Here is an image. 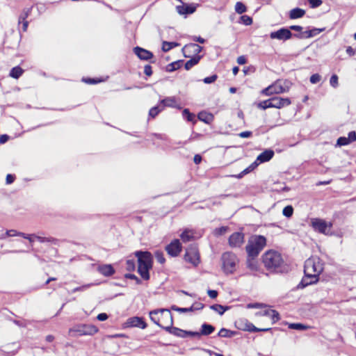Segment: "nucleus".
<instances>
[{
	"mask_svg": "<svg viewBox=\"0 0 356 356\" xmlns=\"http://www.w3.org/2000/svg\"><path fill=\"white\" fill-rule=\"evenodd\" d=\"M264 316H269L271 318L273 323H275L280 320L279 313L274 309H268L265 311L264 312Z\"/></svg>",
	"mask_w": 356,
	"mask_h": 356,
	"instance_id": "obj_30",
	"label": "nucleus"
},
{
	"mask_svg": "<svg viewBox=\"0 0 356 356\" xmlns=\"http://www.w3.org/2000/svg\"><path fill=\"white\" fill-rule=\"evenodd\" d=\"M293 213V208L291 205L285 207L282 210V214L286 218H290Z\"/></svg>",
	"mask_w": 356,
	"mask_h": 356,
	"instance_id": "obj_42",
	"label": "nucleus"
},
{
	"mask_svg": "<svg viewBox=\"0 0 356 356\" xmlns=\"http://www.w3.org/2000/svg\"><path fill=\"white\" fill-rule=\"evenodd\" d=\"M314 228L318 230L320 233H325L327 228V225L325 221L320 219H316L312 222Z\"/></svg>",
	"mask_w": 356,
	"mask_h": 356,
	"instance_id": "obj_24",
	"label": "nucleus"
},
{
	"mask_svg": "<svg viewBox=\"0 0 356 356\" xmlns=\"http://www.w3.org/2000/svg\"><path fill=\"white\" fill-rule=\"evenodd\" d=\"M330 83L333 88H337L338 86V76L336 74L332 75L330 79Z\"/></svg>",
	"mask_w": 356,
	"mask_h": 356,
	"instance_id": "obj_53",
	"label": "nucleus"
},
{
	"mask_svg": "<svg viewBox=\"0 0 356 356\" xmlns=\"http://www.w3.org/2000/svg\"><path fill=\"white\" fill-rule=\"evenodd\" d=\"M138 259V273L145 280H149V270L152 268L153 257L148 251L138 250L134 253Z\"/></svg>",
	"mask_w": 356,
	"mask_h": 356,
	"instance_id": "obj_3",
	"label": "nucleus"
},
{
	"mask_svg": "<svg viewBox=\"0 0 356 356\" xmlns=\"http://www.w3.org/2000/svg\"><path fill=\"white\" fill-rule=\"evenodd\" d=\"M82 81L88 84H95L100 82V80L92 78H83Z\"/></svg>",
	"mask_w": 356,
	"mask_h": 356,
	"instance_id": "obj_57",
	"label": "nucleus"
},
{
	"mask_svg": "<svg viewBox=\"0 0 356 356\" xmlns=\"http://www.w3.org/2000/svg\"><path fill=\"white\" fill-rule=\"evenodd\" d=\"M263 306L262 304L261 303H249L247 305V308L248 309H259V308H261Z\"/></svg>",
	"mask_w": 356,
	"mask_h": 356,
	"instance_id": "obj_62",
	"label": "nucleus"
},
{
	"mask_svg": "<svg viewBox=\"0 0 356 356\" xmlns=\"http://www.w3.org/2000/svg\"><path fill=\"white\" fill-rule=\"evenodd\" d=\"M235 11L238 14H243L247 11V7L243 3L238 1L235 5Z\"/></svg>",
	"mask_w": 356,
	"mask_h": 356,
	"instance_id": "obj_38",
	"label": "nucleus"
},
{
	"mask_svg": "<svg viewBox=\"0 0 356 356\" xmlns=\"http://www.w3.org/2000/svg\"><path fill=\"white\" fill-rule=\"evenodd\" d=\"M91 285H92V284H86V285H83L81 286L76 287L74 289H72V293H75V292H78V291H82L89 288Z\"/></svg>",
	"mask_w": 356,
	"mask_h": 356,
	"instance_id": "obj_59",
	"label": "nucleus"
},
{
	"mask_svg": "<svg viewBox=\"0 0 356 356\" xmlns=\"http://www.w3.org/2000/svg\"><path fill=\"white\" fill-rule=\"evenodd\" d=\"M214 330H215L214 326H213L211 324L204 323L201 326V330L200 331V337L202 335L208 336V335L212 334L214 332Z\"/></svg>",
	"mask_w": 356,
	"mask_h": 356,
	"instance_id": "obj_26",
	"label": "nucleus"
},
{
	"mask_svg": "<svg viewBox=\"0 0 356 356\" xmlns=\"http://www.w3.org/2000/svg\"><path fill=\"white\" fill-rule=\"evenodd\" d=\"M134 52L140 60H149L154 56L151 51L140 47H134Z\"/></svg>",
	"mask_w": 356,
	"mask_h": 356,
	"instance_id": "obj_17",
	"label": "nucleus"
},
{
	"mask_svg": "<svg viewBox=\"0 0 356 356\" xmlns=\"http://www.w3.org/2000/svg\"><path fill=\"white\" fill-rule=\"evenodd\" d=\"M271 99L273 108H281L291 104L289 98H283L280 97H273Z\"/></svg>",
	"mask_w": 356,
	"mask_h": 356,
	"instance_id": "obj_18",
	"label": "nucleus"
},
{
	"mask_svg": "<svg viewBox=\"0 0 356 356\" xmlns=\"http://www.w3.org/2000/svg\"><path fill=\"white\" fill-rule=\"evenodd\" d=\"M136 268L134 259H128L126 262V269L128 271H134Z\"/></svg>",
	"mask_w": 356,
	"mask_h": 356,
	"instance_id": "obj_47",
	"label": "nucleus"
},
{
	"mask_svg": "<svg viewBox=\"0 0 356 356\" xmlns=\"http://www.w3.org/2000/svg\"><path fill=\"white\" fill-rule=\"evenodd\" d=\"M24 70L19 66L13 67L9 73L10 76L14 79H19L23 74Z\"/></svg>",
	"mask_w": 356,
	"mask_h": 356,
	"instance_id": "obj_31",
	"label": "nucleus"
},
{
	"mask_svg": "<svg viewBox=\"0 0 356 356\" xmlns=\"http://www.w3.org/2000/svg\"><path fill=\"white\" fill-rule=\"evenodd\" d=\"M155 258L156 261L161 264H164L165 261L164 254L161 251H156L155 252Z\"/></svg>",
	"mask_w": 356,
	"mask_h": 356,
	"instance_id": "obj_48",
	"label": "nucleus"
},
{
	"mask_svg": "<svg viewBox=\"0 0 356 356\" xmlns=\"http://www.w3.org/2000/svg\"><path fill=\"white\" fill-rule=\"evenodd\" d=\"M274 156V152L271 149H266L261 152L257 158V161L259 163L269 161Z\"/></svg>",
	"mask_w": 356,
	"mask_h": 356,
	"instance_id": "obj_21",
	"label": "nucleus"
},
{
	"mask_svg": "<svg viewBox=\"0 0 356 356\" xmlns=\"http://www.w3.org/2000/svg\"><path fill=\"white\" fill-rule=\"evenodd\" d=\"M19 236H22L24 238L28 239L30 243H33L34 238H35V234H27L22 232L21 234H17Z\"/></svg>",
	"mask_w": 356,
	"mask_h": 356,
	"instance_id": "obj_51",
	"label": "nucleus"
},
{
	"mask_svg": "<svg viewBox=\"0 0 356 356\" xmlns=\"http://www.w3.org/2000/svg\"><path fill=\"white\" fill-rule=\"evenodd\" d=\"M325 29V28H322V29L314 28L311 30L306 31L303 33L294 34V37H296L297 38H300H300H312L314 36L317 35L320 33L324 31Z\"/></svg>",
	"mask_w": 356,
	"mask_h": 356,
	"instance_id": "obj_19",
	"label": "nucleus"
},
{
	"mask_svg": "<svg viewBox=\"0 0 356 356\" xmlns=\"http://www.w3.org/2000/svg\"><path fill=\"white\" fill-rule=\"evenodd\" d=\"M69 332L73 337L93 335L98 332V329L93 325L81 324L70 328Z\"/></svg>",
	"mask_w": 356,
	"mask_h": 356,
	"instance_id": "obj_6",
	"label": "nucleus"
},
{
	"mask_svg": "<svg viewBox=\"0 0 356 356\" xmlns=\"http://www.w3.org/2000/svg\"><path fill=\"white\" fill-rule=\"evenodd\" d=\"M202 56H191V58L188 60H187L185 63L184 68L186 70H189L191 69L194 65H197L199 61L200 60Z\"/></svg>",
	"mask_w": 356,
	"mask_h": 356,
	"instance_id": "obj_29",
	"label": "nucleus"
},
{
	"mask_svg": "<svg viewBox=\"0 0 356 356\" xmlns=\"http://www.w3.org/2000/svg\"><path fill=\"white\" fill-rule=\"evenodd\" d=\"M244 242V234L241 232H234L229 238V245L232 248H239Z\"/></svg>",
	"mask_w": 356,
	"mask_h": 356,
	"instance_id": "obj_16",
	"label": "nucleus"
},
{
	"mask_svg": "<svg viewBox=\"0 0 356 356\" xmlns=\"http://www.w3.org/2000/svg\"><path fill=\"white\" fill-rule=\"evenodd\" d=\"M217 78H218V76L216 74H213L210 76L205 77L203 79V81L204 83L209 84V83H213L217 79Z\"/></svg>",
	"mask_w": 356,
	"mask_h": 356,
	"instance_id": "obj_52",
	"label": "nucleus"
},
{
	"mask_svg": "<svg viewBox=\"0 0 356 356\" xmlns=\"http://www.w3.org/2000/svg\"><path fill=\"white\" fill-rule=\"evenodd\" d=\"M184 260L194 266H197L200 262V257L197 248L191 246L186 249L184 254Z\"/></svg>",
	"mask_w": 356,
	"mask_h": 356,
	"instance_id": "obj_9",
	"label": "nucleus"
},
{
	"mask_svg": "<svg viewBox=\"0 0 356 356\" xmlns=\"http://www.w3.org/2000/svg\"><path fill=\"white\" fill-rule=\"evenodd\" d=\"M284 92L285 89L281 83L280 81H276L273 84L262 90L261 93L266 96H270L273 94H280Z\"/></svg>",
	"mask_w": 356,
	"mask_h": 356,
	"instance_id": "obj_13",
	"label": "nucleus"
},
{
	"mask_svg": "<svg viewBox=\"0 0 356 356\" xmlns=\"http://www.w3.org/2000/svg\"><path fill=\"white\" fill-rule=\"evenodd\" d=\"M176 10L179 15L192 14L195 11V7L191 5L184 4L177 6Z\"/></svg>",
	"mask_w": 356,
	"mask_h": 356,
	"instance_id": "obj_23",
	"label": "nucleus"
},
{
	"mask_svg": "<svg viewBox=\"0 0 356 356\" xmlns=\"http://www.w3.org/2000/svg\"><path fill=\"white\" fill-rule=\"evenodd\" d=\"M32 8H29L27 9H24L22 12V13L19 15L18 19V25L19 26L21 24V20H26V18L29 17V15L31 13Z\"/></svg>",
	"mask_w": 356,
	"mask_h": 356,
	"instance_id": "obj_41",
	"label": "nucleus"
},
{
	"mask_svg": "<svg viewBox=\"0 0 356 356\" xmlns=\"http://www.w3.org/2000/svg\"><path fill=\"white\" fill-rule=\"evenodd\" d=\"M257 107L259 108L264 109V110L268 108H273L271 99H268L267 100L260 102L257 104Z\"/></svg>",
	"mask_w": 356,
	"mask_h": 356,
	"instance_id": "obj_39",
	"label": "nucleus"
},
{
	"mask_svg": "<svg viewBox=\"0 0 356 356\" xmlns=\"http://www.w3.org/2000/svg\"><path fill=\"white\" fill-rule=\"evenodd\" d=\"M167 253L171 257H177L182 250V245L179 239H174L165 248Z\"/></svg>",
	"mask_w": 356,
	"mask_h": 356,
	"instance_id": "obj_10",
	"label": "nucleus"
},
{
	"mask_svg": "<svg viewBox=\"0 0 356 356\" xmlns=\"http://www.w3.org/2000/svg\"><path fill=\"white\" fill-rule=\"evenodd\" d=\"M238 332L236 331L230 330L226 328H221L218 333V337L222 338H232L236 335H237Z\"/></svg>",
	"mask_w": 356,
	"mask_h": 356,
	"instance_id": "obj_28",
	"label": "nucleus"
},
{
	"mask_svg": "<svg viewBox=\"0 0 356 356\" xmlns=\"http://www.w3.org/2000/svg\"><path fill=\"white\" fill-rule=\"evenodd\" d=\"M182 115L188 122H193L195 120V115L191 113L188 108L184 109Z\"/></svg>",
	"mask_w": 356,
	"mask_h": 356,
	"instance_id": "obj_40",
	"label": "nucleus"
},
{
	"mask_svg": "<svg viewBox=\"0 0 356 356\" xmlns=\"http://www.w3.org/2000/svg\"><path fill=\"white\" fill-rule=\"evenodd\" d=\"M264 266L270 272L276 273H287L288 266L284 263L280 253L275 250H268L262 256Z\"/></svg>",
	"mask_w": 356,
	"mask_h": 356,
	"instance_id": "obj_2",
	"label": "nucleus"
},
{
	"mask_svg": "<svg viewBox=\"0 0 356 356\" xmlns=\"http://www.w3.org/2000/svg\"><path fill=\"white\" fill-rule=\"evenodd\" d=\"M182 60H177L168 64L166 67V71L172 72L181 67Z\"/></svg>",
	"mask_w": 356,
	"mask_h": 356,
	"instance_id": "obj_34",
	"label": "nucleus"
},
{
	"mask_svg": "<svg viewBox=\"0 0 356 356\" xmlns=\"http://www.w3.org/2000/svg\"><path fill=\"white\" fill-rule=\"evenodd\" d=\"M266 245V238L261 235H255L249 240L245 247L249 257H257Z\"/></svg>",
	"mask_w": 356,
	"mask_h": 356,
	"instance_id": "obj_4",
	"label": "nucleus"
},
{
	"mask_svg": "<svg viewBox=\"0 0 356 356\" xmlns=\"http://www.w3.org/2000/svg\"><path fill=\"white\" fill-rule=\"evenodd\" d=\"M203 307H204V304H202V303H201V302H195V303L191 306V309H193V311H196V310H200V309H202Z\"/></svg>",
	"mask_w": 356,
	"mask_h": 356,
	"instance_id": "obj_60",
	"label": "nucleus"
},
{
	"mask_svg": "<svg viewBox=\"0 0 356 356\" xmlns=\"http://www.w3.org/2000/svg\"><path fill=\"white\" fill-rule=\"evenodd\" d=\"M210 309L222 315L227 310L229 309L228 306H223L219 304H215L210 306Z\"/></svg>",
	"mask_w": 356,
	"mask_h": 356,
	"instance_id": "obj_32",
	"label": "nucleus"
},
{
	"mask_svg": "<svg viewBox=\"0 0 356 356\" xmlns=\"http://www.w3.org/2000/svg\"><path fill=\"white\" fill-rule=\"evenodd\" d=\"M98 272L106 277H110L113 275L115 270L111 264H103L99 265L97 267Z\"/></svg>",
	"mask_w": 356,
	"mask_h": 356,
	"instance_id": "obj_20",
	"label": "nucleus"
},
{
	"mask_svg": "<svg viewBox=\"0 0 356 356\" xmlns=\"http://www.w3.org/2000/svg\"><path fill=\"white\" fill-rule=\"evenodd\" d=\"M202 50V47L195 43L187 44L182 49L184 56L186 58H191L193 54L198 56L197 54L200 53Z\"/></svg>",
	"mask_w": 356,
	"mask_h": 356,
	"instance_id": "obj_12",
	"label": "nucleus"
},
{
	"mask_svg": "<svg viewBox=\"0 0 356 356\" xmlns=\"http://www.w3.org/2000/svg\"><path fill=\"white\" fill-rule=\"evenodd\" d=\"M160 310H167L170 311L168 309H154L149 312V317L152 321L155 323L156 325L159 326L160 327L164 329L165 326H163L161 323H160V318H159V315L160 314L161 318H166L165 313L166 311L161 312Z\"/></svg>",
	"mask_w": 356,
	"mask_h": 356,
	"instance_id": "obj_15",
	"label": "nucleus"
},
{
	"mask_svg": "<svg viewBox=\"0 0 356 356\" xmlns=\"http://www.w3.org/2000/svg\"><path fill=\"white\" fill-rule=\"evenodd\" d=\"M238 136L241 137V138H250L252 136V132L250 131H242L241 133L238 134Z\"/></svg>",
	"mask_w": 356,
	"mask_h": 356,
	"instance_id": "obj_63",
	"label": "nucleus"
},
{
	"mask_svg": "<svg viewBox=\"0 0 356 356\" xmlns=\"http://www.w3.org/2000/svg\"><path fill=\"white\" fill-rule=\"evenodd\" d=\"M309 6L312 8L319 7L322 3V0H307Z\"/></svg>",
	"mask_w": 356,
	"mask_h": 356,
	"instance_id": "obj_50",
	"label": "nucleus"
},
{
	"mask_svg": "<svg viewBox=\"0 0 356 356\" xmlns=\"http://www.w3.org/2000/svg\"><path fill=\"white\" fill-rule=\"evenodd\" d=\"M160 104L161 105V106H163V108L166 106L180 108V107L178 106L177 104V99L175 97H165V99H163L160 101Z\"/></svg>",
	"mask_w": 356,
	"mask_h": 356,
	"instance_id": "obj_22",
	"label": "nucleus"
},
{
	"mask_svg": "<svg viewBox=\"0 0 356 356\" xmlns=\"http://www.w3.org/2000/svg\"><path fill=\"white\" fill-rule=\"evenodd\" d=\"M125 326L127 327H139L141 329H145L147 325L143 317L134 316L130 317L127 320Z\"/></svg>",
	"mask_w": 356,
	"mask_h": 356,
	"instance_id": "obj_14",
	"label": "nucleus"
},
{
	"mask_svg": "<svg viewBox=\"0 0 356 356\" xmlns=\"http://www.w3.org/2000/svg\"><path fill=\"white\" fill-rule=\"evenodd\" d=\"M305 15V10L300 8H296L290 10L289 12V18L291 19H296L298 18L302 17Z\"/></svg>",
	"mask_w": 356,
	"mask_h": 356,
	"instance_id": "obj_25",
	"label": "nucleus"
},
{
	"mask_svg": "<svg viewBox=\"0 0 356 356\" xmlns=\"http://www.w3.org/2000/svg\"><path fill=\"white\" fill-rule=\"evenodd\" d=\"M186 337H200V332H193V331H186L185 333Z\"/></svg>",
	"mask_w": 356,
	"mask_h": 356,
	"instance_id": "obj_58",
	"label": "nucleus"
},
{
	"mask_svg": "<svg viewBox=\"0 0 356 356\" xmlns=\"http://www.w3.org/2000/svg\"><path fill=\"white\" fill-rule=\"evenodd\" d=\"M197 118L200 121H202L207 124H210L214 119V117L211 113L204 111L199 113Z\"/></svg>",
	"mask_w": 356,
	"mask_h": 356,
	"instance_id": "obj_27",
	"label": "nucleus"
},
{
	"mask_svg": "<svg viewBox=\"0 0 356 356\" xmlns=\"http://www.w3.org/2000/svg\"><path fill=\"white\" fill-rule=\"evenodd\" d=\"M161 312H164L165 310H160ZM165 313L166 318L169 320V325H167L164 327V330L168 332L169 333L181 338H186V330H181L180 328L173 327V318L170 311H167Z\"/></svg>",
	"mask_w": 356,
	"mask_h": 356,
	"instance_id": "obj_8",
	"label": "nucleus"
},
{
	"mask_svg": "<svg viewBox=\"0 0 356 356\" xmlns=\"http://www.w3.org/2000/svg\"><path fill=\"white\" fill-rule=\"evenodd\" d=\"M235 326L238 330L248 331L250 332H268L272 330L270 327L258 328L246 319H239L236 321L235 322Z\"/></svg>",
	"mask_w": 356,
	"mask_h": 356,
	"instance_id": "obj_7",
	"label": "nucleus"
},
{
	"mask_svg": "<svg viewBox=\"0 0 356 356\" xmlns=\"http://www.w3.org/2000/svg\"><path fill=\"white\" fill-rule=\"evenodd\" d=\"M181 240L184 242H188L193 238V233L190 230H184L180 235Z\"/></svg>",
	"mask_w": 356,
	"mask_h": 356,
	"instance_id": "obj_37",
	"label": "nucleus"
},
{
	"mask_svg": "<svg viewBox=\"0 0 356 356\" xmlns=\"http://www.w3.org/2000/svg\"><path fill=\"white\" fill-rule=\"evenodd\" d=\"M97 318L99 321H104L108 318V316L106 313H100L97 315Z\"/></svg>",
	"mask_w": 356,
	"mask_h": 356,
	"instance_id": "obj_64",
	"label": "nucleus"
},
{
	"mask_svg": "<svg viewBox=\"0 0 356 356\" xmlns=\"http://www.w3.org/2000/svg\"><path fill=\"white\" fill-rule=\"evenodd\" d=\"M163 110V106H161V105L155 106L150 108V110L149 111V117L154 118Z\"/></svg>",
	"mask_w": 356,
	"mask_h": 356,
	"instance_id": "obj_35",
	"label": "nucleus"
},
{
	"mask_svg": "<svg viewBox=\"0 0 356 356\" xmlns=\"http://www.w3.org/2000/svg\"><path fill=\"white\" fill-rule=\"evenodd\" d=\"M350 143L356 140V132L355 131H350L347 137Z\"/></svg>",
	"mask_w": 356,
	"mask_h": 356,
	"instance_id": "obj_56",
	"label": "nucleus"
},
{
	"mask_svg": "<svg viewBox=\"0 0 356 356\" xmlns=\"http://www.w3.org/2000/svg\"><path fill=\"white\" fill-rule=\"evenodd\" d=\"M289 327L297 330H305L308 328L307 325L302 323H291Z\"/></svg>",
	"mask_w": 356,
	"mask_h": 356,
	"instance_id": "obj_45",
	"label": "nucleus"
},
{
	"mask_svg": "<svg viewBox=\"0 0 356 356\" xmlns=\"http://www.w3.org/2000/svg\"><path fill=\"white\" fill-rule=\"evenodd\" d=\"M170 309L172 310L179 312L180 313H186L189 312H193V309H191V307H179L176 305H172Z\"/></svg>",
	"mask_w": 356,
	"mask_h": 356,
	"instance_id": "obj_44",
	"label": "nucleus"
},
{
	"mask_svg": "<svg viewBox=\"0 0 356 356\" xmlns=\"http://www.w3.org/2000/svg\"><path fill=\"white\" fill-rule=\"evenodd\" d=\"M179 46V43L175 42H166L164 41L162 44V50L164 52H167L172 48Z\"/></svg>",
	"mask_w": 356,
	"mask_h": 356,
	"instance_id": "obj_36",
	"label": "nucleus"
},
{
	"mask_svg": "<svg viewBox=\"0 0 356 356\" xmlns=\"http://www.w3.org/2000/svg\"><path fill=\"white\" fill-rule=\"evenodd\" d=\"M309 80L313 84L317 83L321 80V76L318 74H314L310 76Z\"/></svg>",
	"mask_w": 356,
	"mask_h": 356,
	"instance_id": "obj_54",
	"label": "nucleus"
},
{
	"mask_svg": "<svg viewBox=\"0 0 356 356\" xmlns=\"http://www.w3.org/2000/svg\"><path fill=\"white\" fill-rule=\"evenodd\" d=\"M349 144H350V143L348 140L347 138L344 137V136H341L337 139L336 146L341 147V146H344V145H348Z\"/></svg>",
	"mask_w": 356,
	"mask_h": 356,
	"instance_id": "obj_46",
	"label": "nucleus"
},
{
	"mask_svg": "<svg viewBox=\"0 0 356 356\" xmlns=\"http://www.w3.org/2000/svg\"><path fill=\"white\" fill-rule=\"evenodd\" d=\"M247 266L249 269H250L252 271H257L258 270V263L254 259V258L249 257L247 259Z\"/></svg>",
	"mask_w": 356,
	"mask_h": 356,
	"instance_id": "obj_33",
	"label": "nucleus"
},
{
	"mask_svg": "<svg viewBox=\"0 0 356 356\" xmlns=\"http://www.w3.org/2000/svg\"><path fill=\"white\" fill-rule=\"evenodd\" d=\"M294 34L287 28H281L276 31L271 32L270 37L271 39H277L280 40H287L291 39Z\"/></svg>",
	"mask_w": 356,
	"mask_h": 356,
	"instance_id": "obj_11",
	"label": "nucleus"
},
{
	"mask_svg": "<svg viewBox=\"0 0 356 356\" xmlns=\"http://www.w3.org/2000/svg\"><path fill=\"white\" fill-rule=\"evenodd\" d=\"M323 270V264L319 257H310L305 261L304 273L300 282L297 285V289H302L306 286L315 284L318 281V276Z\"/></svg>",
	"mask_w": 356,
	"mask_h": 356,
	"instance_id": "obj_1",
	"label": "nucleus"
},
{
	"mask_svg": "<svg viewBox=\"0 0 356 356\" xmlns=\"http://www.w3.org/2000/svg\"><path fill=\"white\" fill-rule=\"evenodd\" d=\"M35 238L40 241V243H46V242H51V243H54L56 239L54 238H48V237H42V236H36L35 235Z\"/></svg>",
	"mask_w": 356,
	"mask_h": 356,
	"instance_id": "obj_49",
	"label": "nucleus"
},
{
	"mask_svg": "<svg viewBox=\"0 0 356 356\" xmlns=\"http://www.w3.org/2000/svg\"><path fill=\"white\" fill-rule=\"evenodd\" d=\"M222 268L225 273L232 274L236 270V266L238 261L236 255L230 252H226L221 257Z\"/></svg>",
	"mask_w": 356,
	"mask_h": 356,
	"instance_id": "obj_5",
	"label": "nucleus"
},
{
	"mask_svg": "<svg viewBox=\"0 0 356 356\" xmlns=\"http://www.w3.org/2000/svg\"><path fill=\"white\" fill-rule=\"evenodd\" d=\"M144 73L148 76H150L152 74V69L151 65H145Z\"/></svg>",
	"mask_w": 356,
	"mask_h": 356,
	"instance_id": "obj_61",
	"label": "nucleus"
},
{
	"mask_svg": "<svg viewBox=\"0 0 356 356\" xmlns=\"http://www.w3.org/2000/svg\"><path fill=\"white\" fill-rule=\"evenodd\" d=\"M252 18L248 15H242L240 17V23L243 24L245 26H249L252 24Z\"/></svg>",
	"mask_w": 356,
	"mask_h": 356,
	"instance_id": "obj_43",
	"label": "nucleus"
},
{
	"mask_svg": "<svg viewBox=\"0 0 356 356\" xmlns=\"http://www.w3.org/2000/svg\"><path fill=\"white\" fill-rule=\"evenodd\" d=\"M125 277L127 279L134 280L136 281L137 284H141V280L136 276L134 274L128 273L125 275Z\"/></svg>",
	"mask_w": 356,
	"mask_h": 356,
	"instance_id": "obj_55",
	"label": "nucleus"
}]
</instances>
